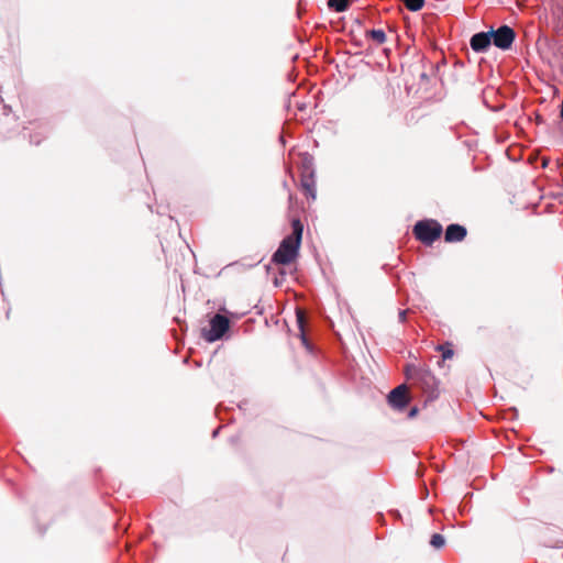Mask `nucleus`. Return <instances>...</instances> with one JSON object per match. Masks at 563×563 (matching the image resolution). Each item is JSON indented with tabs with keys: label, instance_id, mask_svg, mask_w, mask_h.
I'll use <instances>...</instances> for the list:
<instances>
[{
	"label": "nucleus",
	"instance_id": "nucleus-17",
	"mask_svg": "<svg viewBox=\"0 0 563 563\" xmlns=\"http://www.w3.org/2000/svg\"><path fill=\"white\" fill-rule=\"evenodd\" d=\"M418 413V408L417 407H413L410 409L409 411V417H415L416 415Z\"/></svg>",
	"mask_w": 563,
	"mask_h": 563
},
{
	"label": "nucleus",
	"instance_id": "nucleus-9",
	"mask_svg": "<svg viewBox=\"0 0 563 563\" xmlns=\"http://www.w3.org/2000/svg\"><path fill=\"white\" fill-rule=\"evenodd\" d=\"M328 7L335 12H344L350 8L349 0H328Z\"/></svg>",
	"mask_w": 563,
	"mask_h": 563
},
{
	"label": "nucleus",
	"instance_id": "nucleus-7",
	"mask_svg": "<svg viewBox=\"0 0 563 563\" xmlns=\"http://www.w3.org/2000/svg\"><path fill=\"white\" fill-rule=\"evenodd\" d=\"M492 44L490 32H479L471 37L470 45L476 53H482L488 49Z\"/></svg>",
	"mask_w": 563,
	"mask_h": 563
},
{
	"label": "nucleus",
	"instance_id": "nucleus-12",
	"mask_svg": "<svg viewBox=\"0 0 563 563\" xmlns=\"http://www.w3.org/2000/svg\"><path fill=\"white\" fill-rule=\"evenodd\" d=\"M405 5L410 11H419L424 4V0H405Z\"/></svg>",
	"mask_w": 563,
	"mask_h": 563
},
{
	"label": "nucleus",
	"instance_id": "nucleus-5",
	"mask_svg": "<svg viewBox=\"0 0 563 563\" xmlns=\"http://www.w3.org/2000/svg\"><path fill=\"white\" fill-rule=\"evenodd\" d=\"M489 32L492 36V43L500 49H508L516 36L515 31L508 25H501L496 31Z\"/></svg>",
	"mask_w": 563,
	"mask_h": 563
},
{
	"label": "nucleus",
	"instance_id": "nucleus-6",
	"mask_svg": "<svg viewBox=\"0 0 563 563\" xmlns=\"http://www.w3.org/2000/svg\"><path fill=\"white\" fill-rule=\"evenodd\" d=\"M389 405L398 410H402L408 404V393L406 385H399L388 395Z\"/></svg>",
	"mask_w": 563,
	"mask_h": 563
},
{
	"label": "nucleus",
	"instance_id": "nucleus-14",
	"mask_svg": "<svg viewBox=\"0 0 563 563\" xmlns=\"http://www.w3.org/2000/svg\"><path fill=\"white\" fill-rule=\"evenodd\" d=\"M297 323H298V327H299L300 332H301L302 342H303V344H307V339H306V336L303 334L305 316H303L302 311H297Z\"/></svg>",
	"mask_w": 563,
	"mask_h": 563
},
{
	"label": "nucleus",
	"instance_id": "nucleus-16",
	"mask_svg": "<svg viewBox=\"0 0 563 563\" xmlns=\"http://www.w3.org/2000/svg\"><path fill=\"white\" fill-rule=\"evenodd\" d=\"M406 314H407V311H406V310H401V311H399L398 317H399V321H400V322H405V321H406Z\"/></svg>",
	"mask_w": 563,
	"mask_h": 563
},
{
	"label": "nucleus",
	"instance_id": "nucleus-13",
	"mask_svg": "<svg viewBox=\"0 0 563 563\" xmlns=\"http://www.w3.org/2000/svg\"><path fill=\"white\" fill-rule=\"evenodd\" d=\"M445 543V540H444V537L440 533H434L432 534L431 537V540H430V544L435 548V549H440L444 545Z\"/></svg>",
	"mask_w": 563,
	"mask_h": 563
},
{
	"label": "nucleus",
	"instance_id": "nucleus-11",
	"mask_svg": "<svg viewBox=\"0 0 563 563\" xmlns=\"http://www.w3.org/2000/svg\"><path fill=\"white\" fill-rule=\"evenodd\" d=\"M367 36L377 44H384L386 42V34L383 30H371L367 32Z\"/></svg>",
	"mask_w": 563,
	"mask_h": 563
},
{
	"label": "nucleus",
	"instance_id": "nucleus-8",
	"mask_svg": "<svg viewBox=\"0 0 563 563\" xmlns=\"http://www.w3.org/2000/svg\"><path fill=\"white\" fill-rule=\"evenodd\" d=\"M466 229L463 225L460 224H450L448 225L445 233H444V240L445 242L453 243V242H460L466 236Z\"/></svg>",
	"mask_w": 563,
	"mask_h": 563
},
{
	"label": "nucleus",
	"instance_id": "nucleus-1",
	"mask_svg": "<svg viewBox=\"0 0 563 563\" xmlns=\"http://www.w3.org/2000/svg\"><path fill=\"white\" fill-rule=\"evenodd\" d=\"M291 234L285 236L273 254V262L288 265L296 260L301 244L303 225L299 219L291 220Z\"/></svg>",
	"mask_w": 563,
	"mask_h": 563
},
{
	"label": "nucleus",
	"instance_id": "nucleus-2",
	"mask_svg": "<svg viewBox=\"0 0 563 563\" xmlns=\"http://www.w3.org/2000/svg\"><path fill=\"white\" fill-rule=\"evenodd\" d=\"M442 233V225L435 220H421L413 227V234L417 240L427 245H431L440 238Z\"/></svg>",
	"mask_w": 563,
	"mask_h": 563
},
{
	"label": "nucleus",
	"instance_id": "nucleus-3",
	"mask_svg": "<svg viewBox=\"0 0 563 563\" xmlns=\"http://www.w3.org/2000/svg\"><path fill=\"white\" fill-rule=\"evenodd\" d=\"M405 374L407 379L412 380L426 391H433L435 377L429 369L418 367L416 365H407Z\"/></svg>",
	"mask_w": 563,
	"mask_h": 563
},
{
	"label": "nucleus",
	"instance_id": "nucleus-15",
	"mask_svg": "<svg viewBox=\"0 0 563 563\" xmlns=\"http://www.w3.org/2000/svg\"><path fill=\"white\" fill-rule=\"evenodd\" d=\"M440 350H442L443 358H451L452 357L453 351L451 349L444 350L443 346H440Z\"/></svg>",
	"mask_w": 563,
	"mask_h": 563
},
{
	"label": "nucleus",
	"instance_id": "nucleus-4",
	"mask_svg": "<svg viewBox=\"0 0 563 563\" xmlns=\"http://www.w3.org/2000/svg\"><path fill=\"white\" fill-rule=\"evenodd\" d=\"M229 328H230L229 319L221 313H216L210 319V329L202 330V336L208 342H214L217 340H220L225 334V332L229 330Z\"/></svg>",
	"mask_w": 563,
	"mask_h": 563
},
{
	"label": "nucleus",
	"instance_id": "nucleus-18",
	"mask_svg": "<svg viewBox=\"0 0 563 563\" xmlns=\"http://www.w3.org/2000/svg\"><path fill=\"white\" fill-rule=\"evenodd\" d=\"M40 142H41L40 140H37V139H35V137L31 136V143H34V144H36V145H37V144H40Z\"/></svg>",
	"mask_w": 563,
	"mask_h": 563
},
{
	"label": "nucleus",
	"instance_id": "nucleus-10",
	"mask_svg": "<svg viewBox=\"0 0 563 563\" xmlns=\"http://www.w3.org/2000/svg\"><path fill=\"white\" fill-rule=\"evenodd\" d=\"M301 186L305 190V194L309 197H311L312 199H316V187H314V181L312 179V176L311 177H305L302 180H301Z\"/></svg>",
	"mask_w": 563,
	"mask_h": 563
},
{
	"label": "nucleus",
	"instance_id": "nucleus-19",
	"mask_svg": "<svg viewBox=\"0 0 563 563\" xmlns=\"http://www.w3.org/2000/svg\"><path fill=\"white\" fill-rule=\"evenodd\" d=\"M218 433H219V428H218V429H216V430L213 431L212 437H213V438H214V437H217V435H218Z\"/></svg>",
	"mask_w": 563,
	"mask_h": 563
}]
</instances>
